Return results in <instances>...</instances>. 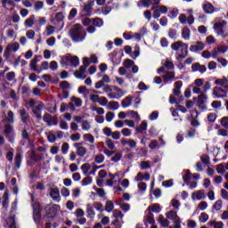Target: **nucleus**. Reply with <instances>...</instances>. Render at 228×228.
Listing matches in <instances>:
<instances>
[{
	"label": "nucleus",
	"instance_id": "nucleus-1",
	"mask_svg": "<svg viewBox=\"0 0 228 228\" xmlns=\"http://www.w3.org/2000/svg\"><path fill=\"white\" fill-rule=\"evenodd\" d=\"M98 60L95 55H92L90 59L88 57H84L83 58V66H80L78 70H76L74 72L75 77L77 79H86V69H88V65L90 63H97Z\"/></svg>",
	"mask_w": 228,
	"mask_h": 228
},
{
	"label": "nucleus",
	"instance_id": "nucleus-2",
	"mask_svg": "<svg viewBox=\"0 0 228 228\" xmlns=\"http://www.w3.org/2000/svg\"><path fill=\"white\" fill-rule=\"evenodd\" d=\"M69 37L73 42H83L86 38V32L83 26L75 24L69 29Z\"/></svg>",
	"mask_w": 228,
	"mask_h": 228
},
{
	"label": "nucleus",
	"instance_id": "nucleus-3",
	"mask_svg": "<svg viewBox=\"0 0 228 228\" xmlns=\"http://www.w3.org/2000/svg\"><path fill=\"white\" fill-rule=\"evenodd\" d=\"M61 67H77L79 65V58L77 56H72L70 54L65 55L61 59Z\"/></svg>",
	"mask_w": 228,
	"mask_h": 228
},
{
	"label": "nucleus",
	"instance_id": "nucleus-4",
	"mask_svg": "<svg viewBox=\"0 0 228 228\" xmlns=\"http://www.w3.org/2000/svg\"><path fill=\"white\" fill-rule=\"evenodd\" d=\"M225 26H227V21L225 20L215 23L213 27L215 33H216L218 37H222L223 38H227L228 33L225 32Z\"/></svg>",
	"mask_w": 228,
	"mask_h": 228
},
{
	"label": "nucleus",
	"instance_id": "nucleus-5",
	"mask_svg": "<svg viewBox=\"0 0 228 228\" xmlns=\"http://www.w3.org/2000/svg\"><path fill=\"white\" fill-rule=\"evenodd\" d=\"M168 220H172L175 225H171L170 228H182L181 218L177 216V210H171L166 214Z\"/></svg>",
	"mask_w": 228,
	"mask_h": 228
},
{
	"label": "nucleus",
	"instance_id": "nucleus-6",
	"mask_svg": "<svg viewBox=\"0 0 228 228\" xmlns=\"http://www.w3.org/2000/svg\"><path fill=\"white\" fill-rule=\"evenodd\" d=\"M4 135L10 143H14L15 142V131L13 130V126L10 124H5L4 128Z\"/></svg>",
	"mask_w": 228,
	"mask_h": 228
},
{
	"label": "nucleus",
	"instance_id": "nucleus-7",
	"mask_svg": "<svg viewBox=\"0 0 228 228\" xmlns=\"http://www.w3.org/2000/svg\"><path fill=\"white\" fill-rule=\"evenodd\" d=\"M19 49H20V45H19V43H12L7 45L4 52V58H5V60H10L12 53H17Z\"/></svg>",
	"mask_w": 228,
	"mask_h": 228
},
{
	"label": "nucleus",
	"instance_id": "nucleus-8",
	"mask_svg": "<svg viewBox=\"0 0 228 228\" xmlns=\"http://www.w3.org/2000/svg\"><path fill=\"white\" fill-rule=\"evenodd\" d=\"M68 106L71 111H76V108H81V106H83V100L81 98L72 96Z\"/></svg>",
	"mask_w": 228,
	"mask_h": 228
},
{
	"label": "nucleus",
	"instance_id": "nucleus-9",
	"mask_svg": "<svg viewBox=\"0 0 228 228\" xmlns=\"http://www.w3.org/2000/svg\"><path fill=\"white\" fill-rule=\"evenodd\" d=\"M204 78H197L194 80L193 84L191 86L192 87V94H200L202 92V86L205 83Z\"/></svg>",
	"mask_w": 228,
	"mask_h": 228
},
{
	"label": "nucleus",
	"instance_id": "nucleus-10",
	"mask_svg": "<svg viewBox=\"0 0 228 228\" xmlns=\"http://www.w3.org/2000/svg\"><path fill=\"white\" fill-rule=\"evenodd\" d=\"M212 95L214 99H224L227 97V92L220 86H216L213 88Z\"/></svg>",
	"mask_w": 228,
	"mask_h": 228
},
{
	"label": "nucleus",
	"instance_id": "nucleus-11",
	"mask_svg": "<svg viewBox=\"0 0 228 228\" xmlns=\"http://www.w3.org/2000/svg\"><path fill=\"white\" fill-rule=\"evenodd\" d=\"M44 122L47 124V126H58V117L49 114V113H45L43 117Z\"/></svg>",
	"mask_w": 228,
	"mask_h": 228
},
{
	"label": "nucleus",
	"instance_id": "nucleus-12",
	"mask_svg": "<svg viewBox=\"0 0 228 228\" xmlns=\"http://www.w3.org/2000/svg\"><path fill=\"white\" fill-rule=\"evenodd\" d=\"M109 58L112 65H114V67H117L120 65V63H122V57L118 55V52H117L116 50H114L111 53H110Z\"/></svg>",
	"mask_w": 228,
	"mask_h": 228
},
{
	"label": "nucleus",
	"instance_id": "nucleus-13",
	"mask_svg": "<svg viewBox=\"0 0 228 228\" xmlns=\"http://www.w3.org/2000/svg\"><path fill=\"white\" fill-rule=\"evenodd\" d=\"M44 103L40 102L37 105L32 108V113L37 120H42V110H44Z\"/></svg>",
	"mask_w": 228,
	"mask_h": 228
},
{
	"label": "nucleus",
	"instance_id": "nucleus-14",
	"mask_svg": "<svg viewBox=\"0 0 228 228\" xmlns=\"http://www.w3.org/2000/svg\"><path fill=\"white\" fill-rule=\"evenodd\" d=\"M61 209V208L60 205H56V204H50L45 208V211L46 215H50V216L55 215Z\"/></svg>",
	"mask_w": 228,
	"mask_h": 228
},
{
	"label": "nucleus",
	"instance_id": "nucleus-15",
	"mask_svg": "<svg viewBox=\"0 0 228 228\" xmlns=\"http://www.w3.org/2000/svg\"><path fill=\"white\" fill-rule=\"evenodd\" d=\"M204 49H206V44L201 41H197L194 45L190 46L191 53H200V51H204Z\"/></svg>",
	"mask_w": 228,
	"mask_h": 228
},
{
	"label": "nucleus",
	"instance_id": "nucleus-16",
	"mask_svg": "<svg viewBox=\"0 0 228 228\" xmlns=\"http://www.w3.org/2000/svg\"><path fill=\"white\" fill-rule=\"evenodd\" d=\"M82 145L83 142H76L73 144V147L77 149V155L79 156V158H85V156H86V149Z\"/></svg>",
	"mask_w": 228,
	"mask_h": 228
},
{
	"label": "nucleus",
	"instance_id": "nucleus-17",
	"mask_svg": "<svg viewBox=\"0 0 228 228\" xmlns=\"http://www.w3.org/2000/svg\"><path fill=\"white\" fill-rule=\"evenodd\" d=\"M50 197L54 200V202H60L61 200V196L60 195L59 188H51L50 189Z\"/></svg>",
	"mask_w": 228,
	"mask_h": 228
},
{
	"label": "nucleus",
	"instance_id": "nucleus-18",
	"mask_svg": "<svg viewBox=\"0 0 228 228\" xmlns=\"http://www.w3.org/2000/svg\"><path fill=\"white\" fill-rule=\"evenodd\" d=\"M114 93H109L108 97L109 99H120L124 95V92H122V89L114 86Z\"/></svg>",
	"mask_w": 228,
	"mask_h": 228
},
{
	"label": "nucleus",
	"instance_id": "nucleus-19",
	"mask_svg": "<svg viewBox=\"0 0 228 228\" xmlns=\"http://www.w3.org/2000/svg\"><path fill=\"white\" fill-rule=\"evenodd\" d=\"M139 3L145 8H149V6H158L161 0H141Z\"/></svg>",
	"mask_w": 228,
	"mask_h": 228
},
{
	"label": "nucleus",
	"instance_id": "nucleus-20",
	"mask_svg": "<svg viewBox=\"0 0 228 228\" xmlns=\"http://www.w3.org/2000/svg\"><path fill=\"white\" fill-rule=\"evenodd\" d=\"M192 72H200V74H204L208 70V68L204 65H200V63L196 62L191 65Z\"/></svg>",
	"mask_w": 228,
	"mask_h": 228
},
{
	"label": "nucleus",
	"instance_id": "nucleus-21",
	"mask_svg": "<svg viewBox=\"0 0 228 228\" xmlns=\"http://www.w3.org/2000/svg\"><path fill=\"white\" fill-rule=\"evenodd\" d=\"M178 53L179 60H183V58H186L188 55V44L183 43Z\"/></svg>",
	"mask_w": 228,
	"mask_h": 228
},
{
	"label": "nucleus",
	"instance_id": "nucleus-22",
	"mask_svg": "<svg viewBox=\"0 0 228 228\" xmlns=\"http://www.w3.org/2000/svg\"><path fill=\"white\" fill-rule=\"evenodd\" d=\"M192 200H202V199H206V192L202 190L196 191L191 194Z\"/></svg>",
	"mask_w": 228,
	"mask_h": 228
},
{
	"label": "nucleus",
	"instance_id": "nucleus-23",
	"mask_svg": "<svg viewBox=\"0 0 228 228\" xmlns=\"http://www.w3.org/2000/svg\"><path fill=\"white\" fill-rule=\"evenodd\" d=\"M202 9L205 12V13H214L215 12V6L211 4V3L208 1H204L202 4Z\"/></svg>",
	"mask_w": 228,
	"mask_h": 228
},
{
	"label": "nucleus",
	"instance_id": "nucleus-24",
	"mask_svg": "<svg viewBox=\"0 0 228 228\" xmlns=\"http://www.w3.org/2000/svg\"><path fill=\"white\" fill-rule=\"evenodd\" d=\"M175 79V73L172 71H167L164 76H163V81L164 83H172Z\"/></svg>",
	"mask_w": 228,
	"mask_h": 228
},
{
	"label": "nucleus",
	"instance_id": "nucleus-25",
	"mask_svg": "<svg viewBox=\"0 0 228 228\" xmlns=\"http://www.w3.org/2000/svg\"><path fill=\"white\" fill-rule=\"evenodd\" d=\"M4 122L5 124H14L15 123V115L13 114V111L9 110L7 112V117L4 119Z\"/></svg>",
	"mask_w": 228,
	"mask_h": 228
},
{
	"label": "nucleus",
	"instance_id": "nucleus-26",
	"mask_svg": "<svg viewBox=\"0 0 228 228\" xmlns=\"http://www.w3.org/2000/svg\"><path fill=\"white\" fill-rule=\"evenodd\" d=\"M38 59L34 58L30 61V70H33V72H37V74H40L42 70L38 69Z\"/></svg>",
	"mask_w": 228,
	"mask_h": 228
},
{
	"label": "nucleus",
	"instance_id": "nucleus-27",
	"mask_svg": "<svg viewBox=\"0 0 228 228\" xmlns=\"http://www.w3.org/2000/svg\"><path fill=\"white\" fill-rule=\"evenodd\" d=\"M19 113L21 118V122H23V124H28V120H29V113H28V111H26L24 109L20 110Z\"/></svg>",
	"mask_w": 228,
	"mask_h": 228
},
{
	"label": "nucleus",
	"instance_id": "nucleus-28",
	"mask_svg": "<svg viewBox=\"0 0 228 228\" xmlns=\"http://www.w3.org/2000/svg\"><path fill=\"white\" fill-rule=\"evenodd\" d=\"M147 121L143 120L142 124L135 129L136 133H139L140 134H145L147 133Z\"/></svg>",
	"mask_w": 228,
	"mask_h": 228
},
{
	"label": "nucleus",
	"instance_id": "nucleus-29",
	"mask_svg": "<svg viewBox=\"0 0 228 228\" xmlns=\"http://www.w3.org/2000/svg\"><path fill=\"white\" fill-rule=\"evenodd\" d=\"M35 25V14L30 15L27 20L24 21L25 28H33Z\"/></svg>",
	"mask_w": 228,
	"mask_h": 228
},
{
	"label": "nucleus",
	"instance_id": "nucleus-30",
	"mask_svg": "<svg viewBox=\"0 0 228 228\" xmlns=\"http://www.w3.org/2000/svg\"><path fill=\"white\" fill-rule=\"evenodd\" d=\"M158 222H159V224H160V225L162 227H168V225H170V221H168V219L165 218L164 215L159 216Z\"/></svg>",
	"mask_w": 228,
	"mask_h": 228
},
{
	"label": "nucleus",
	"instance_id": "nucleus-31",
	"mask_svg": "<svg viewBox=\"0 0 228 228\" xmlns=\"http://www.w3.org/2000/svg\"><path fill=\"white\" fill-rule=\"evenodd\" d=\"M190 37H191V30L188 27H184L182 29V38L183 40H190Z\"/></svg>",
	"mask_w": 228,
	"mask_h": 228
},
{
	"label": "nucleus",
	"instance_id": "nucleus-32",
	"mask_svg": "<svg viewBox=\"0 0 228 228\" xmlns=\"http://www.w3.org/2000/svg\"><path fill=\"white\" fill-rule=\"evenodd\" d=\"M5 149H6V151H9L6 154V159H8V161L12 162L13 161V152H15V150H13V148H11L10 145H6Z\"/></svg>",
	"mask_w": 228,
	"mask_h": 228
},
{
	"label": "nucleus",
	"instance_id": "nucleus-33",
	"mask_svg": "<svg viewBox=\"0 0 228 228\" xmlns=\"http://www.w3.org/2000/svg\"><path fill=\"white\" fill-rule=\"evenodd\" d=\"M156 222V220L154 219V214H152L151 212L148 211L147 216L144 217V224H152Z\"/></svg>",
	"mask_w": 228,
	"mask_h": 228
},
{
	"label": "nucleus",
	"instance_id": "nucleus-34",
	"mask_svg": "<svg viewBox=\"0 0 228 228\" xmlns=\"http://www.w3.org/2000/svg\"><path fill=\"white\" fill-rule=\"evenodd\" d=\"M146 211H152V213H161V206L158 203H155L148 208Z\"/></svg>",
	"mask_w": 228,
	"mask_h": 228
},
{
	"label": "nucleus",
	"instance_id": "nucleus-35",
	"mask_svg": "<svg viewBox=\"0 0 228 228\" xmlns=\"http://www.w3.org/2000/svg\"><path fill=\"white\" fill-rule=\"evenodd\" d=\"M133 104V100L131 99L130 96H126L122 102H121V106L122 108H129Z\"/></svg>",
	"mask_w": 228,
	"mask_h": 228
},
{
	"label": "nucleus",
	"instance_id": "nucleus-36",
	"mask_svg": "<svg viewBox=\"0 0 228 228\" xmlns=\"http://www.w3.org/2000/svg\"><path fill=\"white\" fill-rule=\"evenodd\" d=\"M206 101H208V95L201 92L198 96V104H206Z\"/></svg>",
	"mask_w": 228,
	"mask_h": 228
},
{
	"label": "nucleus",
	"instance_id": "nucleus-37",
	"mask_svg": "<svg viewBox=\"0 0 228 228\" xmlns=\"http://www.w3.org/2000/svg\"><path fill=\"white\" fill-rule=\"evenodd\" d=\"M46 138L50 143H54V142H56V134L50 131L46 134Z\"/></svg>",
	"mask_w": 228,
	"mask_h": 228
},
{
	"label": "nucleus",
	"instance_id": "nucleus-38",
	"mask_svg": "<svg viewBox=\"0 0 228 228\" xmlns=\"http://www.w3.org/2000/svg\"><path fill=\"white\" fill-rule=\"evenodd\" d=\"M86 213L88 216H95V211L94 210V205L91 203L86 205Z\"/></svg>",
	"mask_w": 228,
	"mask_h": 228
},
{
	"label": "nucleus",
	"instance_id": "nucleus-39",
	"mask_svg": "<svg viewBox=\"0 0 228 228\" xmlns=\"http://www.w3.org/2000/svg\"><path fill=\"white\" fill-rule=\"evenodd\" d=\"M113 209H115V204H113V201L107 200L105 204V211H107V213H111Z\"/></svg>",
	"mask_w": 228,
	"mask_h": 228
},
{
	"label": "nucleus",
	"instance_id": "nucleus-40",
	"mask_svg": "<svg viewBox=\"0 0 228 228\" xmlns=\"http://www.w3.org/2000/svg\"><path fill=\"white\" fill-rule=\"evenodd\" d=\"M208 224L213 228H224V224L221 221H209Z\"/></svg>",
	"mask_w": 228,
	"mask_h": 228
},
{
	"label": "nucleus",
	"instance_id": "nucleus-41",
	"mask_svg": "<svg viewBox=\"0 0 228 228\" xmlns=\"http://www.w3.org/2000/svg\"><path fill=\"white\" fill-rule=\"evenodd\" d=\"M216 85H219L220 86H223L226 90H228V85H227V77H224L222 79L216 80Z\"/></svg>",
	"mask_w": 228,
	"mask_h": 228
},
{
	"label": "nucleus",
	"instance_id": "nucleus-42",
	"mask_svg": "<svg viewBox=\"0 0 228 228\" xmlns=\"http://www.w3.org/2000/svg\"><path fill=\"white\" fill-rule=\"evenodd\" d=\"M126 115H128V117H131V118H135V120H139L141 121L142 118H140V114H138L136 111L134 110H129L126 112Z\"/></svg>",
	"mask_w": 228,
	"mask_h": 228
},
{
	"label": "nucleus",
	"instance_id": "nucleus-43",
	"mask_svg": "<svg viewBox=\"0 0 228 228\" xmlns=\"http://www.w3.org/2000/svg\"><path fill=\"white\" fill-rule=\"evenodd\" d=\"M109 110H112L113 111L118 110L120 108V104H118V102H110L108 103Z\"/></svg>",
	"mask_w": 228,
	"mask_h": 228
},
{
	"label": "nucleus",
	"instance_id": "nucleus-44",
	"mask_svg": "<svg viewBox=\"0 0 228 228\" xmlns=\"http://www.w3.org/2000/svg\"><path fill=\"white\" fill-rule=\"evenodd\" d=\"M7 227L8 228H17L15 224V217L11 216L6 220Z\"/></svg>",
	"mask_w": 228,
	"mask_h": 228
},
{
	"label": "nucleus",
	"instance_id": "nucleus-45",
	"mask_svg": "<svg viewBox=\"0 0 228 228\" xmlns=\"http://www.w3.org/2000/svg\"><path fill=\"white\" fill-rule=\"evenodd\" d=\"M103 24H104V20H102V19L101 18L93 19V25L95 26L96 28H101L102 26H103Z\"/></svg>",
	"mask_w": 228,
	"mask_h": 228
},
{
	"label": "nucleus",
	"instance_id": "nucleus-46",
	"mask_svg": "<svg viewBox=\"0 0 228 228\" xmlns=\"http://www.w3.org/2000/svg\"><path fill=\"white\" fill-rule=\"evenodd\" d=\"M158 8V6L151 7V10L153 11V19H159L161 17V12Z\"/></svg>",
	"mask_w": 228,
	"mask_h": 228
},
{
	"label": "nucleus",
	"instance_id": "nucleus-47",
	"mask_svg": "<svg viewBox=\"0 0 228 228\" xmlns=\"http://www.w3.org/2000/svg\"><path fill=\"white\" fill-rule=\"evenodd\" d=\"M183 42L181 41H177V42H175L171 45V49H173V51H180L181 47L183 46Z\"/></svg>",
	"mask_w": 228,
	"mask_h": 228
},
{
	"label": "nucleus",
	"instance_id": "nucleus-48",
	"mask_svg": "<svg viewBox=\"0 0 228 228\" xmlns=\"http://www.w3.org/2000/svg\"><path fill=\"white\" fill-rule=\"evenodd\" d=\"M133 65H134V61L131 59H126L123 61V67H126V69H131V67H133Z\"/></svg>",
	"mask_w": 228,
	"mask_h": 228
},
{
	"label": "nucleus",
	"instance_id": "nucleus-49",
	"mask_svg": "<svg viewBox=\"0 0 228 228\" xmlns=\"http://www.w3.org/2000/svg\"><path fill=\"white\" fill-rule=\"evenodd\" d=\"M105 144L107 145L108 149H110V151H113V149H115V142L110 138L106 139Z\"/></svg>",
	"mask_w": 228,
	"mask_h": 228
},
{
	"label": "nucleus",
	"instance_id": "nucleus-50",
	"mask_svg": "<svg viewBox=\"0 0 228 228\" xmlns=\"http://www.w3.org/2000/svg\"><path fill=\"white\" fill-rule=\"evenodd\" d=\"M82 129L83 131H90V129H92V125L88 120L82 121Z\"/></svg>",
	"mask_w": 228,
	"mask_h": 228
},
{
	"label": "nucleus",
	"instance_id": "nucleus-51",
	"mask_svg": "<svg viewBox=\"0 0 228 228\" xmlns=\"http://www.w3.org/2000/svg\"><path fill=\"white\" fill-rule=\"evenodd\" d=\"M78 94H82L83 95H85L86 97V95H88V94H90V89L86 88V86H82L80 87H78Z\"/></svg>",
	"mask_w": 228,
	"mask_h": 228
},
{
	"label": "nucleus",
	"instance_id": "nucleus-52",
	"mask_svg": "<svg viewBox=\"0 0 228 228\" xmlns=\"http://www.w3.org/2000/svg\"><path fill=\"white\" fill-rule=\"evenodd\" d=\"M84 140H86V142H89V143H94L95 137H94L92 134H84Z\"/></svg>",
	"mask_w": 228,
	"mask_h": 228
},
{
	"label": "nucleus",
	"instance_id": "nucleus-53",
	"mask_svg": "<svg viewBox=\"0 0 228 228\" xmlns=\"http://www.w3.org/2000/svg\"><path fill=\"white\" fill-rule=\"evenodd\" d=\"M202 89H203V92H202L203 94L209 92V90H211V82L209 81L204 82L202 86Z\"/></svg>",
	"mask_w": 228,
	"mask_h": 228
},
{
	"label": "nucleus",
	"instance_id": "nucleus-54",
	"mask_svg": "<svg viewBox=\"0 0 228 228\" xmlns=\"http://www.w3.org/2000/svg\"><path fill=\"white\" fill-rule=\"evenodd\" d=\"M199 220L202 224H206V222H208V220H209V216L208 214H206V212H203L200 214Z\"/></svg>",
	"mask_w": 228,
	"mask_h": 228
},
{
	"label": "nucleus",
	"instance_id": "nucleus-55",
	"mask_svg": "<svg viewBox=\"0 0 228 228\" xmlns=\"http://www.w3.org/2000/svg\"><path fill=\"white\" fill-rule=\"evenodd\" d=\"M90 168H92V166H90L89 163H86L81 166V170L85 175L88 174V171L90 170Z\"/></svg>",
	"mask_w": 228,
	"mask_h": 228
},
{
	"label": "nucleus",
	"instance_id": "nucleus-56",
	"mask_svg": "<svg viewBox=\"0 0 228 228\" xmlns=\"http://www.w3.org/2000/svg\"><path fill=\"white\" fill-rule=\"evenodd\" d=\"M22 163V158L20 155H17L14 159V165L16 168H20V164Z\"/></svg>",
	"mask_w": 228,
	"mask_h": 228
},
{
	"label": "nucleus",
	"instance_id": "nucleus-57",
	"mask_svg": "<svg viewBox=\"0 0 228 228\" xmlns=\"http://www.w3.org/2000/svg\"><path fill=\"white\" fill-rule=\"evenodd\" d=\"M222 205H223L222 200H218L213 205V209H215L216 211H220V209H222Z\"/></svg>",
	"mask_w": 228,
	"mask_h": 228
},
{
	"label": "nucleus",
	"instance_id": "nucleus-58",
	"mask_svg": "<svg viewBox=\"0 0 228 228\" xmlns=\"http://www.w3.org/2000/svg\"><path fill=\"white\" fill-rule=\"evenodd\" d=\"M168 37L169 38H173L174 40H175V38H177V30L175 28H170L168 32Z\"/></svg>",
	"mask_w": 228,
	"mask_h": 228
},
{
	"label": "nucleus",
	"instance_id": "nucleus-59",
	"mask_svg": "<svg viewBox=\"0 0 228 228\" xmlns=\"http://www.w3.org/2000/svg\"><path fill=\"white\" fill-rule=\"evenodd\" d=\"M42 8H44V2L37 1V2L35 3L34 10H36V12H38V11L42 10Z\"/></svg>",
	"mask_w": 228,
	"mask_h": 228
},
{
	"label": "nucleus",
	"instance_id": "nucleus-60",
	"mask_svg": "<svg viewBox=\"0 0 228 228\" xmlns=\"http://www.w3.org/2000/svg\"><path fill=\"white\" fill-rule=\"evenodd\" d=\"M94 161L98 165H101V163L104 162V155H102V154L96 155L95 158H94Z\"/></svg>",
	"mask_w": 228,
	"mask_h": 228
},
{
	"label": "nucleus",
	"instance_id": "nucleus-61",
	"mask_svg": "<svg viewBox=\"0 0 228 228\" xmlns=\"http://www.w3.org/2000/svg\"><path fill=\"white\" fill-rule=\"evenodd\" d=\"M225 165L224 164H219L216 166V172L217 174H221L224 175V173L225 172Z\"/></svg>",
	"mask_w": 228,
	"mask_h": 228
},
{
	"label": "nucleus",
	"instance_id": "nucleus-62",
	"mask_svg": "<svg viewBox=\"0 0 228 228\" xmlns=\"http://www.w3.org/2000/svg\"><path fill=\"white\" fill-rule=\"evenodd\" d=\"M98 103L100 106H108V98L104 96H100Z\"/></svg>",
	"mask_w": 228,
	"mask_h": 228
},
{
	"label": "nucleus",
	"instance_id": "nucleus-63",
	"mask_svg": "<svg viewBox=\"0 0 228 228\" xmlns=\"http://www.w3.org/2000/svg\"><path fill=\"white\" fill-rule=\"evenodd\" d=\"M221 126L224 129L228 130V117H224L221 118Z\"/></svg>",
	"mask_w": 228,
	"mask_h": 228
},
{
	"label": "nucleus",
	"instance_id": "nucleus-64",
	"mask_svg": "<svg viewBox=\"0 0 228 228\" xmlns=\"http://www.w3.org/2000/svg\"><path fill=\"white\" fill-rule=\"evenodd\" d=\"M92 177L87 176L82 180V186H88V184H92Z\"/></svg>",
	"mask_w": 228,
	"mask_h": 228
}]
</instances>
